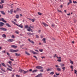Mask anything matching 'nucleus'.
<instances>
[{"label":"nucleus","mask_w":77,"mask_h":77,"mask_svg":"<svg viewBox=\"0 0 77 77\" xmlns=\"http://www.w3.org/2000/svg\"><path fill=\"white\" fill-rule=\"evenodd\" d=\"M35 68L38 69H42L40 70V71H41V72H43L44 71V69H43L44 68L41 66H37L35 67Z\"/></svg>","instance_id":"nucleus-1"},{"label":"nucleus","mask_w":77,"mask_h":77,"mask_svg":"<svg viewBox=\"0 0 77 77\" xmlns=\"http://www.w3.org/2000/svg\"><path fill=\"white\" fill-rule=\"evenodd\" d=\"M12 22L13 24H14L16 25V26H18V27H20V28H23V26H21L20 25L16 24L15 23V22L14 21H12Z\"/></svg>","instance_id":"nucleus-2"},{"label":"nucleus","mask_w":77,"mask_h":77,"mask_svg":"<svg viewBox=\"0 0 77 77\" xmlns=\"http://www.w3.org/2000/svg\"><path fill=\"white\" fill-rule=\"evenodd\" d=\"M42 73H41L36 76L35 77H42Z\"/></svg>","instance_id":"nucleus-3"},{"label":"nucleus","mask_w":77,"mask_h":77,"mask_svg":"<svg viewBox=\"0 0 77 77\" xmlns=\"http://www.w3.org/2000/svg\"><path fill=\"white\" fill-rule=\"evenodd\" d=\"M0 30H4V31H6L7 30V29L3 28H0Z\"/></svg>","instance_id":"nucleus-4"},{"label":"nucleus","mask_w":77,"mask_h":77,"mask_svg":"<svg viewBox=\"0 0 77 77\" xmlns=\"http://www.w3.org/2000/svg\"><path fill=\"white\" fill-rule=\"evenodd\" d=\"M3 25H5V23H4L0 22V27H2Z\"/></svg>","instance_id":"nucleus-5"},{"label":"nucleus","mask_w":77,"mask_h":77,"mask_svg":"<svg viewBox=\"0 0 77 77\" xmlns=\"http://www.w3.org/2000/svg\"><path fill=\"white\" fill-rule=\"evenodd\" d=\"M28 41L30 42H31V43H32V44H35V42H34L30 40L29 38L28 39Z\"/></svg>","instance_id":"nucleus-6"},{"label":"nucleus","mask_w":77,"mask_h":77,"mask_svg":"<svg viewBox=\"0 0 77 77\" xmlns=\"http://www.w3.org/2000/svg\"><path fill=\"white\" fill-rule=\"evenodd\" d=\"M38 71V69H35V70H34L32 71V72L33 73H34V72H36L37 71Z\"/></svg>","instance_id":"nucleus-7"},{"label":"nucleus","mask_w":77,"mask_h":77,"mask_svg":"<svg viewBox=\"0 0 77 77\" xmlns=\"http://www.w3.org/2000/svg\"><path fill=\"white\" fill-rule=\"evenodd\" d=\"M27 34L29 36H31V35H34V33H31V32H28L27 33Z\"/></svg>","instance_id":"nucleus-8"},{"label":"nucleus","mask_w":77,"mask_h":77,"mask_svg":"<svg viewBox=\"0 0 77 77\" xmlns=\"http://www.w3.org/2000/svg\"><path fill=\"white\" fill-rule=\"evenodd\" d=\"M8 42H13L14 41V39H9L8 40Z\"/></svg>","instance_id":"nucleus-9"},{"label":"nucleus","mask_w":77,"mask_h":77,"mask_svg":"<svg viewBox=\"0 0 77 77\" xmlns=\"http://www.w3.org/2000/svg\"><path fill=\"white\" fill-rule=\"evenodd\" d=\"M15 54L16 56H17V57H18V56H20V55H21V54H17V53H15Z\"/></svg>","instance_id":"nucleus-10"},{"label":"nucleus","mask_w":77,"mask_h":77,"mask_svg":"<svg viewBox=\"0 0 77 77\" xmlns=\"http://www.w3.org/2000/svg\"><path fill=\"white\" fill-rule=\"evenodd\" d=\"M19 71H20V72H21V73H23V71H24V70H22L21 69H19Z\"/></svg>","instance_id":"nucleus-11"},{"label":"nucleus","mask_w":77,"mask_h":77,"mask_svg":"<svg viewBox=\"0 0 77 77\" xmlns=\"http://www.w3.org/2000/svg\"><path fill=\"white\" fill-rule=\"evenodd\" d=\"M42 23L44 25L45 27H47V26H48V25H47L46 23H45L44 22H43Z\"/></svg>","instance_id":"nucleus-12"},{"label":"nucleus","mask_w":77,"mask_h":77,"mask_svg":"<svg viewBox=\"0 0 77 77\" xmlns=\"http://www.w3.org/2000/svg\"><path fill=\"white\" fill-rule=\"evenodd\" d=\"M1 64H2V66H4L5 67H6V65H5V63H2Z\"/></svg>","instance_id":"nucleus-13"},{"label":"nucleus","mask_w":77,"mask_h":77,"mask_svg":"<svg viewBox=\"0 0 77 77\" xmlns=\"http://www.w3.org/2000/svg\"><path fill=\"white\" fill-rule=\"evenodd\" d=\"M6 26H7V27H11V26L9 25V24L8 23H7L5 24Z\"/></svg>","instance_id":"nucleus-14"},{"label":"nucleus","mask_w":77,"mask_h":77,"mask_svg":"<svg viewBox=\"0 0 77 77\" xmlns=\"http://www.w3.org/2000/svg\"><path fill=\"white\" fill-rule=\"evenodd\" d=\"M0 12H1L2 14H3V15H5V12L3 11H0Z\"/></svg>","instance_id":"nucleus-15"},{"label":"nucleus","mask_w":77,"mask_h":77,"mask_svg":"<svg viewBox=\"0 0 77 77\" xmlns=\"http://www.w3.org/2000/svg\"><path fill=\"white\" fill-rule=\"evenodd\" d=\"M11 47L12 48H17V46H15V45H12Z\"/></svg>","instance_id":"nucleus-16"},{"label":"nucleus","mask_w":77,"mask_h":77,"mask_svg":"<svg viewBox=\"0 0 77 77\" xmlns=\"http://www.w3.org/2000/svg\"><path fill=\"white\" fill-rule=\"evenodd\" d=\"M29 71V70H27V71H24L23 72V74H26V73H27Z\"/></svg>","instance_id":"nucleus-17"},{"label":"nucleus","mask_w":77,"mask_h":77,"mask_svg":"<svg viewBox=\"0 0 77 77\" xmlns=\"http://www.w3.org/2000/svg\"><path fill=\"white\" fill-rule=\"evenodd\" d=\"M42 41H43L44 43H46V41H45V38H44L42 39Z\"/></svg>","instance_id":"nucleus-18"},{"label":"nucleus","mask_w":77,"mask_h":77,"mask_svg":"<svg viewBox=\"0 0 77 77\" xmlns=\"http://www.w3.org/2000/svg\"><path fill=\"white\" fill-rule=\"evenodd\" d=\"M51 68H48V69H46V71H51Z\"/></svg>","instance_id":"nucleus-19"},{"label":"nucleus","mask_w":77,"mask_h":77,"mask_svg":"<svg viewBox=\"0 0 77 77\" xmlns=\"http://www.w3.org/2000/svg\"><path fill=\"white\" fill-rule=\"evenodd\" d=\"M16 10L17 12H18V11H21V9H20V8H17Z\"/></svg>","instance_id":"nucleus-20"},{"label":"nucleus","mask_w":77,"mask_h":77,"mask_svg":"<svg viewBox=\"0 0 77 77\" xmlns=\"http://www.w3.org/2000/svg\"><path fill=\"white\" fill-rule=\"evenodd\" d=\"M25 53L26 54H27V55H28V56H30V54L29 53L27 52L26 51H25Z\"/></svg>","instance_id":"nucleus-21"},{"label":"nucleus","mask_w":77,"mask_h":77,"mask_svg":"<svg viewBox=\"0 0 77 77\" xmlns=\"http://www.w3.org/2000/svg\"><path fill=\"white\" fill-rule=\"evenodd\" d=\"M19 15L18 14H17L16 15V18H17V19H18V18H19Z\"/></svg>","instance_id":"nucleus-22"},{"label":"nucleus","mask_w":77,"mask_h":77,"mask_svg":"<svg viewBox=\"0 0 77 77\" xmlns=\"http://www.w3.org/2000/svg\"><path fill=\"white\" fill-rule=\"evenodd\" d=\"M57 71H61V69L60 68H57Z\"/></svg>","instance_id":"nucleus-23"},{"label":"nucleus","mask_w":77,"mask_h":77,"mask_svg":"<svg viewBox=\"0 0 77 77\" xmlns=\"http://www.w3.org/2000/svg\"><path fill=\"white\" fill-rule=\"evenodd\" d=\"M10 51L11 52H12V53H14V50L13 49H10Z\"/></svg>","instance_id":"nucleus-24"},{"label":"nucleus","mask_w":77,"mask_h":77,"mask_svg":"<svg viewBox=\"0 0 77 77\" xmlns=\"http://www.w3.org/2000/svg\"><path fill=\"white\" fill-rule=\"evenodd\" d=\"M24 27L25 28V29H28V28H29V26H28V25L25 26Z\"/></svg>","instance_id":"nucleus-25"},{"label":"nucleus","mask_w":77,"mask_h":77,"mask_svg":"<svg viewBox=\"0 0 77 77\" xmlns=\"http://www.w3.org/2000/svg\"><path fill=\"white\" fill-rule=\"evenodd\" d=\"M10 11L11 12V14H12V12H13V9H11Z\"/></svg>","instance_id":"nucleus-26"},{"label":"nucleus","mask_w":77,"mask_h":77,"mask_svg":"<svg viewBox=\"0 0 77 77\" xmlns=\"http://www.w3.org/2000/svg\"><path fill=\"white\" fill-rule=\"evenodd\" d=\"M2 36L4 38H6V35H5V34H3L2 35Z\"/></svg>","instance_id":"nucleus-27"},{"label":"nucleus","mask_w":77,"mask_h":77,"mask_svg":"<svg viewBox=\"0 0 77 77\" xmlns=\"http://www.w3.org/2000/svg\"><path fill=\"white\" fill-rule=\"evenodd\" d=\"M2 21H3V22H4V23H6L7 22V21L4 20V19H3L2 20Z\"/></svg>","instance_id":"nucleus-28"},{"label":"nucleus","mask_w":77,"mask_h":77,"mask_svg":"<svg viewBox=\"0 0 77 77\" xmlns=\"http://www.w3.org/2000/svg\"><path fill=\"white\" fill-rule=\"evenodd\" d=\"M18 49H17L16 50H14V53L17 52V51H18Z\"/></svg>","instance_id":"nucleus-29"},{"label":"nucleus","mask_w":77,"mask_h":77,"mask_svg":"<svg viewBox=\"0 0 77 77\" xmlns=\"http://www.w3.org/2000/svg\"><path fill=\"white\" fill-rule=\"evenodd\" d=\"M31 30H32V29L29 27V29H27V30L29 32H30Z\"/></svg>","instance_id":"nucleus-30"},{"label":"nucleus","mask_w":77,"mask_h":77,"mask_svg":"<svg viewBox=\"0 0 77 77\" xmlns=\"http://www.w3.org/2000/svg\"><path fill=\"white\" fill-rule=\"evenodd\" d=\"M29 28H32V29H34V26H30Z\"/></svg>","instance_id":"nucleus-31"},{"label":"nucleus","mask_w":77,"mask_h":77,"mask_svg":"<svg viewBox=\"0 0 77 77\" xmlns=\"http://www.w3.org/2000/svg\"><path fill=\"white\" fill-rule=\"evenodd\" d=\"M38 15H41L42 14V13H40L39 12H38Z\"/></svg>","instance_id":"nucleus-32"},{"label":"nucleus","mask_w":77,"mask_h":77,"mask_svg":"<svg viewBox=\"0 0 77 77\" xmlns=\"http://www.w3.org/2000/svg\"><path fill=\"white\" fill-rule=\"evenodd\" d=\"M62 69H63V71H65V67H63L62 68Z\"/></svg>","instance_id":"nucleus-33"},{"label":"nucleus","mask_w":77,"mask_h":77,"mask_svg":"<svg viewBox=\"0 0 77 77\" xmlns=\"http://www.w3.org/2000/svg\"><path fill=\"white\" fill-rule=\"evenodd\" d=\"M60 66L62 67L63 66H65V64H61Z\"/></svg>","instance_id":"nucleus-34"},{"label":"nucleus","mask_w":77,"mask_h":77,"mask_svg":"<svg viewBox=\"0 0 77 77\" xmlns=\"http://www.w3.org/2000/svg\"><path fill=\"white\" fill-rule=\"evenodd\" d=\"M7 63H9L10 64H11V63H12V62L11 61H9V62H8Z\"/></svg>","instance_id":"nucleus-35"},{"label":"nucleus","mask_w":77,"mask_h":77,"mask_svg":"<svg viewBox=\"0 0 77 77\" xmlns=\"http://www.w3.org/2000/svg\"><path fill=\"white\" fill-rule=\"evenodd\" d=\"M31 21H32V22H34V21H35V20L34 19H32L31 20Z\"/></svg>","instance_id":"nucleus-36"},{"label":"nucleus","mask_w":77,"mask_h":77,"mask_svg":"<svg viewBox=\"0 0 77 77\" xmlns=\"http://www.w3.org/2000/svg\"><path fill=\"white\" fill-rule=\"evenodd\" d=\"M1 3L2 4V3H4V0H1Z\"/></svg>","instance_id":"nucleus-37"},{"label":"nucleus","mask_w":77,"mask_h":77,"mask_svg":"<svg viewBox=\"0 0 77 77\" xmlns=\"http://www.w3.org/2000/svg\"><path fill=\"white\" fill-rule=\"evenodd\" d=\"M56 57H57V59H61V57H58L57 56H56Z\"/></svg>","instance_id":"nucleus-38"},{"label":"nucleus","mask_w":77,"mask_h":77,"mask_svg":"<svg viewBox=\"0 0 77 77\" xmlns=\"http://www.w3.org/2000/svg\"><path fill=\"white\" fill-rule=\"evenodd\" d=\"M54 74V72H52L50 73V74H51L52 75H53V74Z\"/></svg>","instance_id":"nucleus-39"},{"label":"nucleus","mask_w":77,"mask_h":77,"mask_svg":"<svg viewBox=\"0 0 77 77\" xmlns=\"http://www.w3.org/2000/svg\"><path fill=\"white\" fill-rule=\"evenodd\" d=\"M34 57H35V58L36 59V60H38V58L36 57V56H33Z\"/></svg>","instance_id":"nucleus-40"},{"label":"nucleus","mask_w":77,"mask_h":77,"mask_svg":"<svg viewBox=\"0 0 77 77\" xmlns=\"http://www.w3.org/2000/svg\"><path fill=\"white\" fill-rule=\"evenodd\" d=\"M11 38H13V39H14V38H15V36H14V35H12Z\"/></svg>","instance_id":"nucleus-41"},{"label":"nucleus","mask_w":77,"mask_h":77,"mask_svg":"<svg viewBox=\"0 0 77 77\" xmlns=\"http://www.w3.org/2000/svg\"><path fill=\"white\" fill-rule=\"evenodd\" d=\"M55 74H56V75H57V76L59 75H60V74H59V73L57 74V72H56L55 73Z\"/></svg>","instance_id":"nucleus-42"},{"label":"nucleus","mask_w":77,"mask_h":77,"mask_svg":"<svg viewBox=\"0 0 77 77\" xmlns=\"http://www.w3.org/2000/svg\"><path fill=\"white\" fill-rule=\"evenodd\" d=\"M58 62H61V59H58L57 60Z\"/></svg>","instance_id":"nucleus-43"},{"label":"nucleus","mask_w":77,"mask_h":77,"mask_svg":"<svg viewBox=\"0 0 77 77\" xmlns=\"http://www.w3.org/2000/svg\"><path fill=\"white\" fill-rule=\"evenodd\" d=\"M35 37H36V38H39V36L38 35H35Z\"/></svg>","instance_id":"nucleus-44"},{"label":"nucleus","mask_w":77,"mask_h":77,"mask_svg":"<svg viewBox=\"0 0 77 77\" xmlns=\"http://www.w3.org/2000/svg\"><path fill=\"white\" fill-rule=\"evenodd\" d=\"M73 3H75V4H76L77 3V2L74 1H73Z\"/></svg>","instance_id":"nucleus-45"},{"label":"nucleus","mask_w":77,"mask_h":77,"mask_svg":"<svg viewBox=\"0 0 77 77\" xmlns=\"http://www.w3.org/2000/svg\"><path fill=\"white\" fill-rule=\"evenodd\" d=\"M70 63H71V64H73V61H72L71 60H70Z\"/></svg>","instance_id":"nucleus-46"},{"label":"nucleus","mask_w":77,"mask_h":77,"mask_svg":"<svg viewBox=\"0 0 77 77\" xmlns=\"http://www.w3.org/2000/svg\"><path fill=\"white\" fill-rule=\"evenodd\" d=\"M3 6H2L1 5H0V9H2L3 8Z\"/></svg>","instance_id":"nucleus-47"},{"label":"nucleus","mask_w":77,"mask_h":77,"mask_svg":"<svg viewBox=\"0 0 77 77\" xmlns=\"http://www.w3.org/2000/svg\"><path fill=\"white\" fill-rule=\"evenodd\" d=\"M70 68H71L72 69H73V66H72L71 65L70 66Z\"/></svg>","instance_id":"nucleus-48"},{"label":"nucleus","mask_w":77,"mask_h":77,"mask_svg":"<svg viewBox=\"0 0 77 77\" xmlns=\"http://www.w3.org/2000/svg\"><path fill=\"white\" fill-rule=\"evenodd\" d=\"M57 11L59 12H61V13H62V12L61 11H59V10H57Z\"/></svg>","instance_id":"nucleus-49"},{"label":"nucleus","mask_w":77,"mask_h":77,"mask_svg":"<svg viewBox=\"0 0 77 77\" xmlns=\"http://www.w3.org/2000/svg\"><path fill=\"white\" fill-rule=\"evenodd\" d=\"M74 71H75V72L74 73L75 74H76V72H77V71L76 70H74Z\"/></svg>","instance_id":"nucleus-50"},{"label":"nucleus","mask_w":77,"mask_h":77,"mask_svg":"<svg viewBox=\"0 0 77 77\" xmlns=\"http://www.w3.org/2000/svg\"><path fill=\"white\" fill-rule=\"evenodd\" d=\"M69 3H72V2L71 1V0H69Z\"/></svg>","instance_id":"nucleus-51"},{"label":"nucleus","mask_w":77,"mask_h":77,"mask_svg":"<svg viewBox=\"0 0 77 77\" xmlns=\"http://www.w3.org/2000/svg\"><path fill=\"white\" fill-rule=\"evenodd\" d=\"M39 51H40V52H42V51H43V50L42 49L39 50Z\"/></svg>","instance_id":"nucleus-52"},{"label":"nucleus","mask_w":77,"mask_h":77,"mask_svg":"<svg viewBox=\"0 0 77 77\" xmlns=\"http://www.w3.org/2000/svg\"><path fill=\"white\" fill-rule=\"evenodd\" d=\"M23 46H24V44L20 46V48H22V47H23Z\"/></svg>","instance_id":"nucleus-53"},{"label":"nucleus","mask_w":77,"mask_h":77,"mask_svg":"<svg viewBox=\"0 0 77 77\" xmlns=\"http://www.w3.org/2000/svg\"><path fill=\"white\" fill-rule=\"evenodd\" d=\"M31 51V53H32L33 54L34 53V51Z\"/></svg>","instance_id":"nucleus-54"},{"label":"nucleus","mask_w":77,"mask_h":77,"mask_svg":"<svg viewBox=\"0 0 77 77\" xmlns=\"http://www.w3.org/2000/svg\"><path fill=\"white\" fill-rule=\"evenodd\" d=\"M29 72H32V69H29Z\"/></svg>","instance_id":"nucleus-55"},{"label":"nucleus","mask_w":77,"mask_h":77,"mask_svg":"<svg viewBox=\"0 0 77 77\" xmlns=\"http://www.w3.org/2000/svg\"><path fill=\"white\" fill-rule=\"evenodd\" d=\"M41 58H42V59H45V57L44 56H43V57H41Z\"/></svg>","instance_id":"nucleus-56"},{"label":"nucleus","mask_w":77,"mask_h":77,"mask_svg":"<svg viewBox=\"0 0 77 77\" xmlns=\"http://www.w3.org/2000/svg\"><path fill=\"white\" fill-rule=\"evenodd\" d=\"M15 33H17V34H19V32H17V31H16Z\"/></svg>","instance_id":"nucleus-57"},{"label":"nucleus","mask_w":77,"mask_h":77,"mask_svg":"<svg viewBox=\"0 0 77 77\" xmlns=\"http://www.w3.org/2000/svg\"><path fill=\"white\" fill-rule=\"evenodd\" d=\"M16 77H20V75H16Z\"/></svg>","instance_id":"nucleus-58"},{"label":"nucleus","mask_w":77,"mask_h":77,"mask_svg":"<svg viewBox=\"0 0 77 77\" xmlns=\"http://www.w3.org/2000/svg\"><path fill=\"white\" fill-rule=\"evenodd\" d=\"M4 19H3V18L0 19V21H2V20H4Z\"/></svg>","instance_id":"nucleus-59"},{"label":"nucleus","mask_w":77,"mask_h":77,"mask_svg":"<svg viewBox=\"0 0 77 77\" xmlns=\"http://www.w3.org/2000/svg\"><path fill=\"white\" fill-rule=\"evenodd\" d=\"M8 67H9V68H11V69H13L12 67L10 66H9Z\"/></svg>","instance_id":"nucleus-60"},{"label":"nucleus","mask_w":77,"mask_h":77,"mask_svg":"<svg viewBox=\"0 0 77 77\" xmlns=\"http://www.w3.org/2000/svg\"><path fill=\"white\" fill-rule=\"evenodd\" d=\"M17 12V10H14V13H16Z\"/></svg>","instance_id":"nucleus-61"},{"label":"nucleus","mask_w":77,"mask_h":77,"mask_svg":"<svg viewBox=\"0 0 77 77\" xmlns=\"http://www.w3.org/2000/svg\"><path fill=\"white\" fill-rule=\"evenodd\" d=\"M54 77H59L56 75H54Z\"/></svg>","instance_id":"nucleus-62"},{"label":"nucleus","mask_w":77,"mask_h":77,"mask_svg":"<svg viewBox=\"0 0 77 77\" xmlns=\"http://www.w3.org/2000/svg\"><path fill=\"white\" fill-rule=\"evenodd\" d=\"M38 33H40V32H41V30H38Z\"/></svg>","instance_id":"nucleus-63"},{"label":"nucleus","mask_w":77,"mask_h":77,"mask_svg":"<svg viewBox=\"0 0 77 77\" xmlns=\"http://www.w3.org/2000/svg\"><path fill=\"white\" fill-rule=\"evenodd\" d=\"M51 26L52 27H54V26H55V25H54L53 24H52V25H51Z\"/></svg>","instance_id":"nucleus-64"}]
</instances>
